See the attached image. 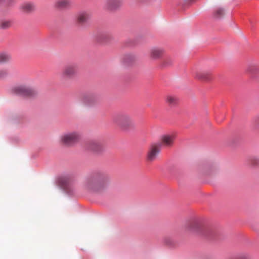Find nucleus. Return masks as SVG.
Returning <instances> with one entry per match:
<instances>
[{"mask_svg":"<svg viewBox=\"0 0 259 259\" xmlns=\"http://www.w3.org/2000/svg\"><path fill=\"white\" fill-rule=\"evenodd\" d=\"M11 59V56L6 52L0 53V63L4 64L9 62Z\"/></svg>","mask_w":259,"mask_h":259,"instance_id":"16","label":"nucleus"},{"mask_svg":"<svg viewBox=\"0 0 259 259\" xmlns=\"http://www.w3.org/2000/svg\"><path fill=\"white\" fill-rule=\"evenodd\" d=\"M110 176L102 172L95 174L87 178L84 183L86 189L93 191H100L106 188L110 182Z\"/></svg>","mask_w":259,"mask_h":259,"instance_id":"1","label":"nucleus"},{"mask_svg":"<svg viewBox=\"0 0 259 259\" xmlns=\"http://www.w3.org/2000/svg\"><path fill=\"white\" fill-rule=\"evenodd\" d=\"M80 138V133L73 131L63 134L60 138V141L61 143L65 146H72L78 142Z\"/></svg>","mask_w":259,"mask_h":259,"instance_id":"3","label":"nucleus"},{"mask_svg":"<svg viewBox=\"0 0 259 259\" xmlns=\"http://www.w3.org/2000/svg\"><path fill=\"white\" fill-rule=\"evenodd\" d=\"M84 102L88 105L92 104V99L91 97H85L83 98Z\"/></svg>","mask_w":259,"mask_h":259,"instance_id":"23","label":"nucleus"},{"mask_svg":"<svg viewBox=\"0 0 259 259\" xmlns=\"http://www.w3.org/2000/svg\"><path fill=\"white\" fill-rule=\"evenodd\" d=\"M256 122L257 124H259V116L257 118Z\"/></svg>","mask_w":259,"mask_h":259,"instance_id":"25","label":"nucleus"},{"mask_svg":"<svg viewBox=\"0 0 259 259\" xmlns=\"http://www.w3.org/2000/svg\"><path fill=\"white\" fill-rule=\"evenodd\" d=\"M250 163L254 166L259 165V158L256 157H252L250 159Z\"/></svg>","mask_w":259,"mask_h":259,"instance_id":"22","label":"nucleus"},{"mask_svg":"<svg viewBox=\"0 0 259 259\" xmlns=\"http://www.w3.org/2000/svg\"><path fill=\"white\" fill-rule=\"evenodd\" d=\"M14 89L16 94L23 96L33 97L37 94V92L34 88L26 85L18 86Z\"/></svg>","mask_w":259,"mask_h":259,"instance_id":"5","label":"nucleus"},{"mask_svg":"<svg viewBox=\"0 0 259 259\" xmlns=\"http://www.w3.org/2000/svg\"><path fill=\"white\" fill-rule=\"evenodd\" d=\"M160 151V145L158 144L152 145L147 153V159L148 161H153L155 160Z\"/></svg>","mask_w":259,"mask_h":259,"instance_id":"7","label":"nucleus"},{"mask_svg":"<svg viewBox=\"0 0 259 259\" xmlns=\"http://www.w3.org/2000/svg\"><path fill=\"white\" fill-rule=\"evenodd\" d=\"M122 4L121 0H107L104 3V7L106 10L113 11L118 9Z\"/></svg>","mask_w":259,"mask_h":259,"instance_id":"10","label":"nucleus"},{"mask_svg":"<svg viewBox=\"0 0 259 259\" xmlns=\"http://www.w3.org/2000/svg\"><path fill=\"white\" fill-rule=\"evenodd\" d=\"M20 9L24 13L30 14L35 11V6L32 3L25 2L21 5Z\"/></svg>","mask_w":259,"mask_h":259,"instance_id":"11","label":"nucleus"},{"mask_svg":"<svg viewBox=\"0 0 259 259\" xmlns=\"http://www.w3.org/2000/svg\"><path fill=\"white\" fill-rule=\"evenodd\" d=\"M176 136L174 134H165L161 136L158 145L165 147H171L173 146Z\"/></svg>","mask_w":259,"mask_h":259,"instance_id":"6","label":"nucleus"},{"mask_svg":"<svg viewBox=\"0 0 259 259\" xmlns=\"http://www.w3.org/2000/svg\"><path fill=\"white\" fill-rule=\"evenodd\" d=\"M186 1H188V2H192L194 1V0H186Z\"/></svg>","mask_w":259,"mask_h":259,"instance_id":"26","label":"nucleus"},{"mask_svg":"<svg viewBox=\"0 0 259 259\" xmlns=\"http://www.w3.org/2000/svg\"><path fill=\"white\" fill-rule=\"evenodd\" d=\"M173 63V60L171 57H166L162 59L160 63V66L162 67H168Z\"/></svg>","mask_w":259,"mask_h":259,"instance_id":"17","label":"nucleus"},{"mask_svg":"<svg viewBox=\"0 0 259 259\" xmlns=\"http://www.w3.org/2000/svg\"><path fill=\"white\" fill-rule=\"evenodd\" d=\"M9 74L8 69L4 68L0 70V79L6 78Z\"/></svg>","mask_w":259,"mask_h":259,"instance_id":"21","label":"nucleus"},{"mask_svg":"<svg viewBox=\"0 0 259 259\" xmlns=\"http://www.w3.org/2000/svg\"><path fill=\"white\" fill-rule=\"evenodd\" d=\"M202 223L198 220H193L188 222L185 225L186 229L191 232H197L201 230Z\"/></svg>","mask_w":259,"mask_h":259,"instance_id":"8","label":"nucleus"},{"mask_svg":"<svg viewBox=\"0 0 259 259\" xmlns=\"http://www.w3.org/2000/svg\"><path fill=\"white\" fill-rule=\"evenodd\" d=\"M71 5V2L70 0H58L56 3V6L60 9H65L69 8Z\"/></svg>","mask_w":259,"mask_h":259,"instance_id":"15","label":"nucleus"},{"mask_svg":"<svg viewBox=\"0 0 259 259\" xmlns=\"http://www.w3.org/2000/svg\"><path fill=\"white\" fill-rule=\"evenodd\" d=\"M113 123L123 130H127L134 126V122L131 117L126 113H118L113 117Z\"/></svg>","mask_w":259,"mask_h":259,"instance_id":"2","label":"nucleus"},{"mask_svg":"<svg viewBox=\"0 0 259 259\" xmlns=\"http://www.w3.org/2000/svg\"><path fill=\"white\" fill-rule=\"evenodd\" d=\"M77 66L76 64H68L63 68L61 77L63 80H67L72 78L76 74Z\"/></svg>","mask_w":259,"mask_h":259,"instance_id":"4","label":"nucleus"},{"mask_svg":"<svg viewBox=\"0 0 259 259\" xmlns=\"http://www.w3.org/2000/svg\"><path fill=\"white\" fill-rule=\"evenodd\" d=\"M195 78L204 81H209L212 79L211 73L206 71H197L194 73Z\"/></svg>","mask_w":259,"mask_h":259,"instance_id":"9","label":"nucleus"},{"mask_svg":"<svg viewBox=\"0 0 259 259\" xmlns=\"http://www.w3.org/2000/svg\"><path fill=\"white\" fill-rule=\"evenodd\" d=\"M178 98L174 95H169L166 96L165 98V102L170 107L177 105L178 103Z\"/></svg>","mask_w":259,"mask_h":259,"instance_id":"14","label":"nucleus"},{"mask_svg":"<svg viewBox=\"0 0 259 259\" xmlns=\"http://www.w3.org/2000/svg\"><path fill=\"white\" fill-rule=\"evenodd\" d=\"M123 59L125 63H130L136 60V56L133 53H128L123 56Z\"/></svg>","mask_w":259,"mask_h":259,"instance_id":"18","label":"nucleus"},{"mask_svg":"<svg viewBox=\"0 0 259 259\" xmlns=\"http://www.w3.org/2000/svg\"><path fill=\"white\" fill-rule=\"evenodd\" d=\"M225 14V10L224 9L219 8L217 9L214 12V16L217 18H221Z\"/></svg>","mask_w":259,"mask_h":259,"instance_id":"20","label":"nucleus"},{"mask_svg":"<svg viewBox=\"0 0 259 259\" xmlns=\"http://www.w3.org/2000/svg\"><path fill=\"white\" fill-rule=\"evenodd\" d=\"M91 144L92 145V147H91V148L94 150H96V148H98V147L100 146V144L99 143H98L97 142H95V141L92 142Z\"/></svg>","mask_w":259,"mask_h":259,"instance_id":"24","label":"nucleus"},{"mask_svg":"<svg viewBox=\"0 0 259 259\" xmlns=\"http://www.w3.org/2000/svg\"><path fill=\"white\" fill-rule=\"evenodd\" d=\"M91 18V15L87 12L79 13L77 16V22L79 24H83L88 22Z\"/></svg>","mask_w":259,"mask_h":259,"instance_id":"13","label":"nucleus"},{"mask_svg":"<svg viewBox=\"0 0 259 259\" xmlns=\"http://www.w3.org/2000/svg\"><path fill=\"white\" fill-rule=\"evenodd\" d=\"M164 54V50L160 48H154L150 50L149 56L151 59L157 60L160 59Z\"/></svg>","mask_w":259,"mask_h":259,"instance_id":"12","label":"nucleus"},{"mask_svg":"<svg viewBox=\"0 0 259 259\" xmlns=\"http://www.w3.org/2000/svg\"><path fill=\"white\" fill-rule=\"evenodd\" d=\"M11 25V22L9 20H3L0 21V28L6 29L9 28Z\"/></svg>","mask_w":259,"mask_h":259,"instance_id":"19","label":"nucleus"}]
</instances>
